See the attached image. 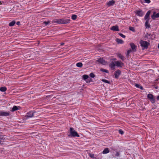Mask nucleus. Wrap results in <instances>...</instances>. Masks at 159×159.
<instances>
[{"instance_id": "f257e3e1", "label": "nucleus", "mask_w": 159, "mask_h": 159, "mask_svg": "<svg viewBox=\"0 0 159 159\" xmlns=\"http://www.w3.org/2000/svg\"><path fill=\"white\" fill-rule=\"evenodd\" d=\"M70 21V19H61L56 20L54 21V22L59 24H66L69 23Z\"/></svg>"}, {"instance_id": "f03ea898", "label": "nucleus", "mask_w": 159, "mask_h": 159, "mask_svg": "<svg viewBox=\"0 0 159 159\" xmlns=\"http://www.w3.org/2000/svg\"><path fill=\"white\" fill-rule=\"evenodd\" d=\"M70 135L71 136L75 137H79V135L75 129L72 128H70Z\"/></svg>"}, {"instance_id": "7ed1b4c3", "label": "nucleus", "mask_w": 159, "mask_h": 159, "mask_svg": "<svg viewBox=\"0 0 159 159\" xmlns=\"http://www.w3.org/2000/svg\"><path fill=\"white\" fill-rule=\"evenodd\" d=\"M140 44L141 46L144 48H147L149 45V43L143 40H141Z\"/></svg>"}, {"instance_id": "20e7f679", "label": "nucleus", "mask_w": 159, "mask_h": 159, "mask_svg": "<svg viewBox=\"0 0 159 159\" xmlns=\"http://www.w3.org/2000/svg\"><path fill=\"white\" fill-rule=\"evenodd\" d=\"M148 98L150 100L151 102L153 103L155 102L153 96L151 94H148L147 96Z\"/></svg>"}, {"instance_id": "39448f33", "label": "nucleus", "mask_w": 159, "mask_h": 159, "mask_svg": "<svg viewBox=\"0 0 159 159\" xmlns=\"http://www.w3.org/2000/svg\"><path fill=\"white\" fill-rule=\"evenodd\" d=\"M10 115V113L2 111H0V116H7Z\"/></svg>"}, {"instance_id": "423d86ee", "label": "nucleus", "mask_w": 159, "mask_h": 159, "mask_svg": "<svg viewBox=\"0 0 159 159\" xmlns=\"http://www.w3.org/2000/svg\"><path fill=\"white\" fill-rule=\"evenodd\" d=\"M97 61L103 65H106L107 64V62L102 58L99 59Z\"/></svg>"}, {"instance_id": "0eeeda50", "label": "nucleus", "mask_w": 159, "mask_h": 159, "mask_svg": "<svg viewBox=\"0 0 159 159\" xmlns=\"http://www.w3.org/2000/svg\"><path fill=\"white\" fill-rule=\"evenodd\" d=\"M116 66L118 67H121L124 65L123 63L121 61H116L115 62Z\"/></svg>"}, {"instance_id": "6e6552de", "label": "nucleus", "mask_w": 159, "mask_h": 159, "mask_svg": "<svg viewBox=\"0 0 159 159\" xmlns=\"http://www.w3.org/2000/svg\"><path fill=\"white\" fill-rule=\"evenodd\" d=\"M152 19H154L156 18H158L159 17V13H156L155 11H154L153 13V15L152 16Z\"/></svg>"}, {"instance_id": "1a4fd4ad", "label": "nucleus", "mask_w": 159, "mask_h": 159, "mask_svg": "<svg viewBox=\"0 0 159 159\" xmlns=\"http://www.w3.org/2000/svg\"><path fill=\"white\" fill-rule=\"evenodd\" d=\"M121 73V71L119 70H118L116 71L115 73V76L116 78H117L120 75Z\"/></svg>"}, {"instance_id": "9d476101", "label": "nucleus", "mask_w": 159, "mask_h": 159, "mask_svg": "<svg viewBox=\"0 0 159 159\" xmlns=\"http://www.w3.org/2000/svg\"><path fill=\"white\" fill-rule=\"evenodd\" d=\"M115 3V2L114 0H111L109 1V2H107V5L109 6H112L114 5Z\"/></svg>"}, {"instance_id": "9b49d317", "label": "nucleus", "mask_w": 159, "mask_h": 159, "mask_svg": "<svg viewBox=\"0 0 159 159\" xmlns=\"http://www.w3.org/2000/svg\"><path fill=\"white\" fill-rule=\"evenodd\" d=\"M34 116V113L33 111H31L28 112L26 115V116L27 117L30 118Z\"/></svg>"}, {"instance_id": "f8f14e48", "label": "nucleus", "mask_w": 159, "mask_h": 159, "mask_svg": "<svg viewBox=\"0 0 159 159\" xmlns=\"http://www.w3.org/2000/svg\"><path fill=\"white\" fill-rule=\"evenodd\" d=\"M151 11L150 10L148 11L146 14L144 16V19L145 20H149L148 18L150 14Z\"/></svg>"}, {"instance_id": "ddd939ff", "label": "nucleus", "mask_w": 159, "mask_h": 159, "mask_svg": "<svg viewBox=\"0 0 159 159\" xmlns=\"http://www.w3.org/2000/svg\"><path fill=\"white\" fill-rule=\"evenodd\" d=\"M136 14L139 16H143L144 13L142 11H138L136 12Z\"/></svg>"}, {"instance_id": "4468645a", "label": "nucleus", "mask_w": 159, "mask_h": 159, "mask_svg": "<svg viewBox=\"0 0 159 159\" xmlns=\"http://www.w3.org/2000/svg\"><path fill=\"white\" fill-rule=\"evenodd\" d=\"M130 44L132 48V50L134 52L135 51L136 47L135 45L133 43H130Z\"/></svg>"}, {"instance_id": "2eb2a0df", "label": "nucleus", "mask_w": 159, "mask_h": 159, "mask_svg": "<svg viewBox=\"0 0 159 159\" xmlns=\"http://www.w3.org/2000/svg\"><path fill=\"white\" fill-rule=\"evenodd\" d=\"M111 30L113 31H118L119 30L118 26L117 25H115L112 26L111 28Z\"/></svg>"}, {"instance_id": "dca6fc26", "label": "nucleus", "mask_w": 159, "mask_h": 159, "mask_svg": "<svg viewBox=\"0 0 159 159\" xmlns=\"http://www.w3.org/2000/svg\"><path fill=\"white\" fill-rule=\"evenodd\" d=\"M116 64L114 62H112L109 65V66L112 70H114L115 69Z\"/></svg>"}, {"instance_id": "f3484780", "label": "nucleus", "mask_w": 159, "mask_h": 159, "mask_svg": "<svg viewBox=\"0 0 159 159\" xmlns=\"http://www.w3.org/2000/svg\"><path fill=\"white\" fill-rule=\"evenodd\" d=\"M109 152V151L108 148H105L102 152V153L104 154H107Z\"/></svg>"}, {"instance_id": "a211bd4d", "label": "nucleus", "mask_w": 159, "mask_h": 159, "mask_svg": "<svg viewBox=\"0 0 159 159\" xmlns=\"http://www.w3.org/2000/svg\"><path fill=\"white\" fill-rule=\"evenodd\" d=\"M116 41L119 44H123L124 42L123 40L119 39H116Z\"/></svg>"}, {"instance_id": "6ab92c4d", "label": "nucleus", "mask_w": 159, "mask_h": 159, "mask_svg": "<svg viewBox=\"0 0 159 159\" xmlns=\"http://www.w3.org/2000/svg\"><path fill=\"white\" fill-rule=\"evenodd\" d=\"M18 108L17 106H14L11 109V111H15L18 110Z\"/></svg>"}, {"instance_id": "aec40b11", "label": "nucleus", "mask_w": 159, "mask_h": 159, "mask_svg": "<svg viewBox=\"0 0 159 159\" xmlns=\"http://www.w3.org/2000/svg\"><path fill=\"white\" fill-rule=\"evenodd\" d=\"M118 56L122 60H124L125 59V58L120 54H118Z\"/></svg>"}, {"instance_id": "412c9836", "label": "nucleus", "mask_w": 159, "mask_h": 159, "mask_svg": "<svg viewBox=\"0 0 159 159\" xmlns=\"http://www.w3.org/2000/svg\"><path fill=\"white\" fill-rule=\"evenodd\" d=\"M7 90V88L5 87H2L0 88V90L2 92H5Z\"/></svg>"}, {"instance_id": "4be33fe9", "label": "nucleus", "mask_w": 159, "mask_h": 159, "mask_svg": "<svg viewBox=\"0 0 159 159\" xmlns=\"http://www.w3.org/2000/svg\"><path fill=\"white\" fill-rule=\"evenodd\" d=\"M149 20H146L145 23V26L146 28H149L150 25L148 24Z\"/></svg>"}, {"instance_id": "5701e85b", "label": "nucleus", "mask_w": 159, "mask_h": 159, "mask_svg": "<svg viewBox=\"0 0 159 159\" xmlns=\"http://www.w3.org/2000/svg\"><path fill=\"white\" fill-rule=\"evenodd\" d=\"M15 21H12L9 23V26H13L15 24Z\"/></svg>"}, {"instance_id": "b1692460", "label": "nucleus", "mask_w": 159, "mask_h": 159, "mask_svg": "<svg viewBox=\"0 0 159 159\" xmlns=\"http://www.w3.org/2000/svg\"><path fill=\"white\" fill-rule=\"evenodd\" d=\"M83 64L81 62H79L76 64V66L78 67H81L82 66Z\"/></svg>"}, {"instance_id": "393cba45", "label": "nucleus", "mask_w": 159, "mask_h": 159, "mask_svg": "<svg viewBox=\"0 0 159 159\" xmlns=\"http://www.w3.org/2000/svg\"><path fill=\"white\" fill-rule=\"evenodd\" d=\"M89 76L88 75H85L83 76V78L84 80H86L88 78Z\"/></svg>"}, {"instance_id": "a878e982", "label": "nucleus", "mask_w": 159, "mask_h": 159, "mask_svg": "<svg viewBox=\"0 0 159 159\" xmlns=\"http://www.w3.org/2000/svg\"><path fill=\"white\" fill-rule=\"evenodd\" d=\"M135 86L136 87H137L138 88H139L140 89H142L143 88V87L142 86H140L139 85V84H135Z\"/></svg>"}, {"instance_id": "bb28decb", "label": "nucleus", "mask_w": 159, "mask_h": 159, "mask_svg": "<svg viewBox=\"0 0 159 159\" xmlns=\"http://www.w3.org/2000/svg\"><path fill=\"white\" fill-rule=\"evenodd\" d=\"M120 155V152L118 151H116V154L115 155V156L116 157H119Z\"/></svg>"}, {"instance_id": "cd10ccee", "label": "nucleus", "mask_w": 159, "mask_h": 159, "mask_svg": "<svg viewBox=\"0 0 159 159\" xmlns=\"http://www.w3.org/2000/svg\"><path fill=\"white\" fill-rule=\"evenodd\" d=\"M89 155L91 158H96L94 157V154L92 153H89Z\"/></svg>"}, {"instance_id": "c85d7f7f", "label": "nucleus", "mask_w": 159, "mask_h": 159, "mask_svg": "<svg viewBox=\"0 0 159 159\" xmlns=\"http://www.w3.org/2000/svg\"><path fill=\"white\" fill-rule=\"evenodd\" d=\"M77 16L76 15H73L71 16V18L73 20H75L77 18Z\"/></svg>"}, {"instance_id": "c756f323", "label": "nucleus", "mask_w": 159, "mask_h": 159, "mask_svg": "<svg viewBox=\"0 0 159 159\" xmlns=\"http://www.w3.org/2000/svg\"><path fill=\"white\" fill-rule=\"evenodd\" d=\"M100 70L102 72H106V73H108V70H106V69H103V68H102L100 69Z\"/></svg>"}, {"instance_id": "7c9ffc66", "label": "nucleus", "mask_w": 159, "mask_h": 159, "mask_svg": "<svg viewBox=\"0 0 159 159\" xmlns=\"http://www.w3.org/2000/svg\"><path fill=\"white\" fill-rule=\"evenodd\" d=\"M102 80L105 83L110 84V82L107 80L102 79Z\"/></svg>"}, {"instance_id": "2f4dec72", "label": "nucleus", "mask_w": 159, "mask_h": 159, "mask_svg": "<svg viewBox=\"0 0 159 159\" xmlns=\"http://www.w3.org/2000/svg\"><path fill=\"white\" fill-rule=\"evenodd\" d=\"M129 30L132 31L134 32L135 31V30L134 27H129Z\"/></svg>"}, {"instance_id": "473e14b6", "label": "nucleus", "mask_w": 159, "mask_h": 159, "mask_svg": "<svg viewBox=\"0 0 159 159\" xmlns=\"http://www.w3.org/2000/svg\"><path fill=\"white\" fill-rule=\"evenodd\" d=\"M89 75L92 78H94L95 77V75L93 73H90Z\"/></svg>"}, {"instance_id": "72a5a7b5", "label": "nucleus", "mask_w": 159, "mask_h": 159, "mask_svg": "<svg viewBox=\"0 0 159 159\" xmlns=\"http://www.w3.org/2000/svg\"><path fill=\"white\" fill-rule=\"evenodd\" d=\"M119 133L121 134H124V132L121 129H120L119 130Z\"/></svg>"}, {"instance_id": "f704fd0d", "label": "nucleus", "mask_w": 159, "mask_h": 159, "mask_svg": "<svg viewBox=\"0 0 159 159\" xmlns=\"http://www.w3.org/2000/svg\"><path fill=\"white\" fill-rule=\"evenodd\" d=\"M119 34L122 38H125V36L121 33H119Z\"/></svg>"}, {"instance_id": "c9c22d12", "label": "nucleus", "mask_w": 159, "mask_h": 159, "mask_svg": "<svg viewBox=\"0 0 159 159\" xmlns=\"http://www.w3.org/2000/svg\"><path fill=\"white\" fill-rule=\"evenodd\" d=\"M49 23H50V21H48L47 22L45 21V22H43V23L45 25H48V24H49Z\"/></svg>"}, {"instance_id": "e433bc0d", "label": "nucleus", "mask_w": 159, "mask_h": 159, "mask_svg": "<svg viewBox=\"0 0 159 159\" xmlns=\"http://www.w3.org/2000/svg\"><path fill=\"white\" fill-rule=\"evenodd\" d=\"M145 2L148 3H149L151 1L150 0H144Z\"/></svg>"}, {"instance_id": "4c0bfd02", "label": "nucleus", "mask_w": 159, "mask_h": 159, "mask_svg": "<svg viewBox=\"0 0 159 159\" xmlns=\"http://www.w3.org/2000/svg\"><path fill=\"white\" fill-rule=\"evenodd\" d=\"M133 51L132 50H128L127 51V53L128 54H129V53H130L132 51Z\"/></svg>"}, {"instance_id": "58836bf2", "label": "nucleus", "mask_w": 159, "mask_h": 159, "mask_svg": "<svg viewBox=\"0 0 159 159\" xmlns=\"http://www.w3.org/2000/svg\"><path fill=\"white\" fill-rule=\"evenodd\" d=\"M7 138H6V137H4V138H3V137H0V139H7Z\"/></svg>"}, {"instance_id": "ea45409f", "label": "nucleus", "mask_w": 159, "mask_h": 159, "mask_svg": "<svg viewBox=\"0 0 159 159\" xmlns=\"http://www.w3.org/2000/svg\"><path fill=\"white\" fill-rule=\"evenodd\" d=\"M3 142L1 141V140H0V144H3Z\"/></svg>"}, {"instance_id": "a19ab883", "label": "nucleus", "mask_w": 159, "mask_h": 159, "mask_svg": "<svg viewBox=\"0 0 159 159\" xmlns=\"http://www.w3.org/2000/svg\"><path fill=\"white\" fill-rule=\"evenodd\" d=\"M64 44V43H61V45H60L61 46H63Z\"/></svg>"}, {"instance_id": "79ce46f5", "label": "nucleus", "mask_w": 159, "mask_h": 159, "mask_svg": "<svg viewBox=\"0 0 159 159\" xmlns=\"http://www.w3.org/2000/svg\"><path fill=\"white\" fill-rule=\"evenodd\" d=\"M157 100H159V95L158 96H157Z\"/></svg>"}, {"instance_id": "37998d69", "label": "nucleus", "mask_w": 159, "mask_h": 159, "mask_svg": "<svg viewBox=\"0 0 159 159\" xmlns=\"http://www.w3.org/2000/svg\"><path fill=\"white\" fill-rule=\"evenodd\" d=\"M19 24H20V22H17V25H19Z\"/></svg>"}, {"instance_id": "c03bdc74", "label": "nucleus", "mask_w": 159, "mask_h": 159, "mask_svg": "<svg viewBox=\"0 0 159 159\" xmlns=\"http://www.w3.org/2000/svg\"><path fill=\"white\" fill-rule=\"evenodd\" d=\"M2 4V2L0 1V5Z\"/></svg>"}, {"instance_id": "a18cd8bd", "label": "nucleus", "mask_w": 159, "mask_h": 159, "mask_svg": "<svg viewBox=\"0 0 159 159\" xmlns=\"http://www.w3.org/2000/svg\"><path fill=\"white\" fill-rule=\"evenodd\" d=\"M158 48H159V44H158Z\"/></svg>"}]
</instances>
